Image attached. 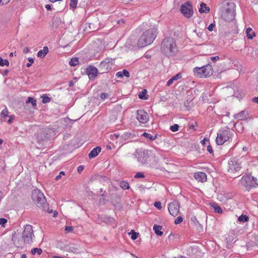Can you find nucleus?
Masks as SVG:
<instances>
[{"mask_svg": "<svg viewBox=\"0 0 258 258\" xmlns=\"http://www.w3.org/2000/svg\"><path fill=\"white\" fill-rule=\"evenodd\" d=\"M100 98L102 100H104L108 97V94L106 93H102L100 96Z\"/></svg>", "mask_w": 258, "mask_h": 258, "instance_id": "nucleus-44", "label": "nucleus"}, {"mask_svg": "<svg viewBox=\"0 0 258 258\" xmlns=\"http://www.w3.org/2000/svg\"><path fill=\"white\" fill-rule=\"evenodd\" d=\"M9 111L7 107H5L4 109H3L1 113V115L4 118L7 117Z\"/></svg>", "mask_w": 258, "mask_h": 258, "instance_id": "nucleus-31", "label": "nucleus"}, {"mask_svg": "<svg viewBox=\"0 0 258 258\" xmlns=\"http://www.w3.org/2000/svg\"><path fill=\"white\" fill-rule=\"evenodd\" d=\"M10 0H0V3H2L3 5L8 4Z\"/></svg>", "mask_w": 258, "mask_h": 258, "instance_id": "nucleus-53", "label": "nucleus"}, {"mask_svg": "<svg viewBox=\"0 0 258 258\" xmlns=\"http://www.w3.org/2000/svg\"><path fill=\"white\" fill-rule=\"evenodd\" d=\"M246 37L248 39H252L255 36V32L251 28H247L245 30Z\"/></svg>", "mask_w": 258, "mask_h": 258, "instance_id": "nucleus-21", "label": "nucleus"}, {"mask_svg": "<svg viewBox=\"0 0 258 258\" xmlns=\"http://www.w3.org/2000/svg\"><path fill=\"white\" fill-rule=\"evenodd\" d=\"M142 136L146 138L149 139L151 141H154L157 138V135H155L154 136H152L151 134L148 133H144L142 134Z\"/></svg>", "mask_w": 258, "mask_h": 258, "instance_id": "nucleus-24", "label": "nucleus"}, {"mask_svg": "<svg viewBox=\"0 0 258 258\" xmlns=\"http://www.w3.org/2000/svg\"><path fill=\"white\" fill-rule=\"evenodd\" d=\"M116 76L117 77V78H121L123 77V74H122V72L121 71H120V72H117V73L116 74Z\"/></svg>", "mask_w": 258, "mask_h": 258, "instance_id": "nucleus-50", "label": "nucleus"}, {"mask_svg": "<svg viewBox=\"0 0 258 258\" xmlns=\"http://www.w3.org/2000/svg\"><path fill=\"white\" fill-rule=\"evenodd\" d=\"M145 57L146 58H147V59H148V58H150V55H148V54H146V55H145Z\"/></svg>", "mask_w": 258, "mask_h": 258, "instance_id": "nucleus-63", "label": "nucleus"}, {"mask_svg": "<svg viewBox=\"0 0 258 258\" xmlns=\"http://www.w3.org/2000/svg\"><path fill=\"white\" fill-rule=\"evenodd\" d=\"M233 134L227 127L220 128L217 133L216 142L218 145H222L229 141Z\"/></svg>", "mask_w": 258, "mask_h": 258, "instance_id": "nucleus-4", "label": "nucleus"}, {"mask_svg": "<svg viewBox=\"0 0 258 258\" xmlns=\"http://www.w3.org/2000/svg\"><path fill=\"white\" fill-rule=\"evenodd\" d=\"M62 0H49L50 2L52 3H54L58 1H61Z\"/></svg>", "mask_w": 258, "mask_h": 258, "instance_id": "nucleus-61", "label": "nucleus"}, {"mask_svg": "<svg viewBox=\"0 0 258 258\" xmlns=\"http://www.w3.org/2000/svg\"><path fill=\"white\" fill-rule=\"evenodd\" d=\"M42 102L43 103H46L49 102L50 101V98L48 96H42Z\"/></svg>", "mask_w": 258, "mask_h": 258, "instance_id": "nucleus-37", "label": "nucleus"}, {"mask_svg": "<svg viewBox=\"0 0 258 258\" xmlns=\"http://www.w3.org/2000/svg\"><path fill=\"white\" fill-rule=\"evenodd\" d=\"M136 118L142 123H145L149 120L148 113L143 110H138L137 112Z\"/></svg>", "mask_w": 258, "mask_h": 258, "instance_id": "nucleus-13", "label": "nucleus"}, {"mask_svg": "<svg viewBox=\"0 0 258 258\" xmlns=\"http://www.w3.org/2000/svg\"><path fill=\"white\" fill-rule=\"evenodd\" d=\"M28 61L29 62L27 63L26 67H30L32 64L34 62L33 59L31 57L28 58Z\"/></svg>", "mask_w": 258, "mask_h": 258, "instance_id": "nucleus-43", "label": "nucleus"}, {"mask_svg": "<svg viewBox=\"0 0 258 258\" xmlns=\"http://www.w3.org/2000/svg\"><path fill=\"white\" fill-rule=\"evenodd\" d=\"M170 214L173 216H176L179 213L180 204L177 201L170 203L168 206Z\"/></svg>", "mask_w": 258, "mask_h": 258, "instance_id": "nucleus-11", "label": "nucleus"}, {"mask_svg": "<svg viewBox=\"0 0 258 258\" xmlns=\"http://www.w3.org/2000/svg\"><path fill=\"white\" fill-rule=\"evenodd\" d=\"M252 101L255 103H258V96L253 98Z\"/></svg>", "mask_w": 258, "mask_h": 258, "instance_id": "nucleus-58", "label": "nucleus"}, {"mask_svg": "<svg viewBox=\"0 0 258 258\" xmlns=\"http://www.w3.org/2000/svg\"><path fill=\"white\" fill-rule=\"evenodd\" d=\"M154 206L159 210L162 209L161 203L160 202H155L154 203Z\"/></svg>", "mask_w": 258, "mask_h": 258, "instance_id": "nucleus-40", "label": "nucleus"}, {"mask_svg": "<svg viewBox=\"0 0 258 258\" xmlns=\"http://www.w3.org/2000/svg\"><path fill=\"white\" fill-rule=\"evenodd\" d=\"M174 80L172 79V78H171V79H170L168 81H167V85L168 86H170L173 82Z\"/></svg>", "mask_w": 258, "mask_h": 258, "instance_id": "nucleus-52", "label": "nucleus"}, {"mask_svg": "<svg viewBox=\"0 0 258 258\" xmlns=\"http://www.w3.org/2000/svg\"><path fill=\"white\" fill-rule=\"evenodd\" d=\"M182 221H183V218L179 216V217H177L176 219L175 220L174 223L175 224H178L181 223Z\"/></svg>", "mask_w": 258, "mask_h": 258, "instance_id": "nucleus-38", "label": "nucleus"}, {"mask_svg": "<svg viewBox=\"0 0 258 258\" xmlns=\"http://www.w3.org/2000/svg\"><path fill=\"white\" fill-rule=\"evenodd\" d=\"M241 168V163L239 162L236 158H231L228 163V172L232 176L235 174L239 173V170Z\"/></svg>", "mask_w": 258, "mask_h": 258, "instance_id": "nucleus-7", "label": "nucleus"}, {"mask_svg": "<svg viewBox=\"0 0 258 258\" xmlns=\"http://www.w3.org/2000/svg\"><path fill=\"white\" fill-rule=\"evenodd\" d=\"M53 258H62V257L61 256H54Z\"/></svg>", "mask_w": 258, "mask_h": 258, "instance_id": "nucleus-64", "label": "nucleus"}, {"mask_svg": "<svg viewBox=\"0 0 258 258\" xmlns=\"http://www.w3.org/2000/svg\"><path fill=\"white\" fill-rule=\"evenodd\" d=\"M32 199L36 206L41 207L45 204L46 200L43 193L38 189L32 191Z\"/></svg>", "mask_w": 258, "mask_h": 258, "instance_id": "nucleus-8", "label": "nucleus"}, {"mask_svg": "<svg viewBox=\"0 0 258 258\" xmlns=\"http://www.w3.org/2000/svg\"><path fill=\"white\" fill-rule=\"evenodd\" d=\"M195 178L199 182H204L207 181V175L204 172H196L194 174Z\"/></svg>", "mask_w": 258, "mask_h": 258, "instance_id": "nucleus-16", "label": "nucleus"}, {"mask_svg": "<svg viewBox=\"0 0 258 258\" xmlns=\"http://www.w3.org/2000/svg\"><path fill=\"white\" fill-rule=\"evenodd\" d=\"M179 127V125L177 124H174V125L170 126V129L172 132H175L178 131Z\"/></svg>", "mask_w": 258, "mask_h": 258, "instance_id": "nucleus-36", "label": "nucleus"}, {"mask_svg": "<svg viewBox=\"0 0 258 258\" xmlns=\"http://www.w3.org/2000/svg\"><path fill=\"white\" fill-rule=\"evenodd\" d=\"M42 252V250L41 248H34L31 250V253L33 254H35L37 253L39 255L41 254Z\"/></svg>", "mask_w": 258, "mask_h": 258, "instance_id": "nucleus-32", "label": "nucleus"}, {"mask_svg": "<svg viewBox=\"0 0 258 258\" xmlns=\"http://www.w3.org/2000/svg\"><path fill=\"white\" fill-rule=\"evenodd\" d=\"M120 187L123 189H128L130 188L129 184L125 181H122L119 183Z\"/></svg>", "mask_w": 258, "mask_h": 258, "instance_id": "nucleus-28", "label": "nucleus"}, {"mask_svg": "<svg viewBox=\"0 0 258 258\" xmlns=\"http://www.w3.org/2000/svg\"><path fill=\"white\" fill-rule=\"evenodd\" d=\"M79 62L78 59L77 57L72 58L69 61V64L71 66L75 67L78 64Z\"/></svg>", "mask_w": 258, "mask_h": 258, "instance_id": "nucleus-30", "label": "nucleus"}, {"mask_svg": "<svg viewBox=\"0 0 258 258\" xmlns=\"http://www.w3.org/2000/svg\"><path fill=\"white\" fill-rule=\"evenodd\" d=\"M77 0H70V6L72 8H76L77 5Z\"/></svg>", "mask_w": 258, "mask_h": 258, "instance_id": "nucleus-35", "label": "nucleus"}, {"mask_svg": "<svg viewBox=\"0 0 258 258\" xmlns=\"http://www.w3.org/2000/svg\"><path fill=\"white\" fill-rule=\"evenodd\" d=\"M210 206L213 208L215 212L219 214H222L223 213L222 209L217 204L214 203H210Z\"/></svg>", "mask_w": 258, "mask_h": 258, "instance_id": "nucleus-23", "label": "nucleus"}, {"mask_svg": "<svg viewBox=\"0 0 258 258\" xmlns=\"http://www.w3.org/2000/svg\"><path fill=\"white\" fill-rule=\"evenodd\" d=\"M5 65L8 66L9 65V62L7 59L4 60L1 57H0V66L2 67Z\"/></svg>", "mask_w": 258, "mask_h": 258, "instance_id": "nucleus-33", "label": "nucleus"}, {"mask_svg": "<svg viewBox=\"0 0 258 258\" xmlns=\"http://www.w3.org/2000/svg\"><path fill=\"white\" fill-rule=\"evenodd\" d=\"M256 178L250 175L243 176L239 182V184L245 187L247 190L251 187H255L258 184Z\"/></svg>", "mask_w": 258, "mask_h": 258, "instance_id": "nucleus-6", "label": "nucleus"}, {"mask_svg": "<svg viewBox=\"0 0 258 258\" xmlns=\"http://www.w3.org/2000/svg\"><path fill=\"white\" fill-rule=\"evenodd\" d=\"M112 66V63L111 61L108 59H105L100 63L99 67L101 68L104 72H108L111 69Z\"/></svg>", "mask_w": 258, "mask_h": 258, "instance_id": "nucleus-14", "label": "nucleus"}, {"mask_svg": "<svg viewBox=\"0 0 258 258\" xmlns=\"http://www.w3.org/2000/svg\"><path fill=\"white\" fill-rule=\"evenodd\" d=\"M22 235L25 240L27 243L31 244L34 238L33 227L30 225H27L25 226Z\"/></svg>", "mask_w": 258, "mask_h": 258, "instance_id": "nucleus-9", "label": "nucleus"}, {"mask_svg": "<svg viewBox=\"0 0 258 258\" xmlns=\"http://www.w3.org/2000/svg\"><path fill=\"white\" fill-rule=\"evenodd\" d=\"M132 137V133H128V132L124 133L123 134H122L121 135V136L120 137V138L123 140H124V141L128 140L129 139H130Z\"/></svg>", "mask_w": 258, "mask_h": 258, "instance_id": "nucleus-26", "label": "nucleus"}, {"mask_svg": "<svg viewBox=\"0 0 258 258\" xmlns=\"http://www.w3.org/2000/svg\"><path fill=\"white\" fill-rule=\"evenodd\" d=\"M147 90L146 89H144V90L142 91V92L141 93L139 94V97L142 99H147L148 95L147 94Z\"/></svg>", "mask_w": 258, "mask_h": 258, "instance_id": "nucleus-27", "label": "nucleus"}, {"mask_svg": "<svg viewBox=\"0 0 258 258\" xmlns=\"http://www.w3.org/2000/svg\"><path fill=\"white\" fill-rule=\"evenodd\" d=\"M87 74L90 79H94L97 76L98 70L93 66H89L87 69Z\"/></svg>", "mask_w": 258, "mask_h": 258, "instance_id": "nucleus-15", "label": "nucleus"}, {"mask_svg": "<svg viewBox=\"0 0 258 258\" xmlns=\"http://www.w3.org/2000/svg\"><path fill=\"white\" fill-rule=\"evenodd\" d=\"M131 238L133 240H136L139 236V234L135 232V231L133 230H132L131 231Z\"/></svg>", "mask_w": 258, "mask_h": 258, "instance_id": "nucleus-34", "label": "nucleus"}, {"mask_svg": "<svg viewBox=\"0 0 258 258\" xmlns=\"http://www.w3.org/2000/svg\"><path fill=\"white\" fill-rule=\"evenodd\" d=\"M13 119H14V118L13 117V116H10L9 117V119L8 120V122L9 123H11L13 122Z\"/></svg>", "mask_w": 258, "mask_h": 258, "instance_id": "nucleus-57", "label": "nucleus"}, {"mask_svg": "<svg viewBox=\"0 0 258 258\" xmlns=\"http://www.w3.org/2000/svg\"><path fill=\"white\" fill-rule=\"evenodd\" d=\"M249 117V113L246 110H243L241 112H239L238 113L236 114L235 117L236 118L244 120L246 119H247Z\"/></svg>", "mask_w": 258, "mask_h": 258, "instance_id": "nucleus-17", "label": "nucleus"}, {"mask_svg": "<svg viewBox=\"0 0 258 258\" xmlns=\"http://www.w3.org/2000/svg\"><path fill=\"white\" fill-rule=\"evenodd\" d=\"M48 52V48L47 46H44L43 49L40 50L37 53V56L40 58H43Z\"/></svg>", "mask_w": 258, "mask_h": 258, "instance_id": "nucleus-19", "label": "nucleus"}, {"mask_svg": "<svg viewBox=\"0 0 258 258\" xmlns=\"http://www.w3.org/2000/svg\"><path fill=\"white\" fill-rule=\"evenodd\" d=\"M144 177V175L143 173L141 172H138L135 175V178H143Z\"/></svg>", "mask_w": 258, "mask_h": 258, "instance_id": "nucleus-46", "label": "nucleus"}, {"mask_svg": "<svg viewBox=\"0 0 258 258\" xmlns=\"http://www.w3.org/2000/svg\"><path fill=\"white\" fill-rule=\"evenodd\" d=\"M112 137H115L116 139H118L120 137V136L119 134H114L112 135Z\"/></svg>", "mask_w": 258, "mask_h": 258, "instance_id": "nucleus-59", "label": "nucleus"}, {"mask_svg": "<svg viewBox=\"0 0 258 258\" xmlns=\"http://www.w3.org/2000/svg\"><path fill=\"white\" fill-rule=\"evenodd\" d=\"M122 74H123V76H125L127 78H129L130 77V74L129 73L128 71H127L126 70H122Z\"/></svg>", "mask_w": 258, "mask_h": 258, "instance_id": "nucleus-39", "label": "nucleus"}, {"mask_svg": "<svg viewBox=\"0 0 258 258\" xmlns=\"http://www.w3.org/2000/svg\"><path fill=\"white\" fill-rule=\"evenodd\" d=\"M83 169H84V167L83 166H79L78 167V171L79 172H81V171H83Z\"/></svg>", "mask_w": 258, "mask_h": 258, "instance_id": "nucleus-56", "label": "nucleus"}, {"mask_svg": "<svg viewBox=\"0 0 258 258\" xmlns=\"http://www.w3.org/2000/svg\"><path fill=\"white\" fill-rule=\"evenodd\" d=\"M61 175H64V171H61L59 172V174L57 175L55 177V179L56 180H58L61 178Z\"/></svg>", "mask_w": 258, "mask_h": 258, "instance_id": "nucleus-48", "label": "nucleus"}, {"mask_svg": "<svg viewBox=\"0 0 258 258\" xmlns=\"http://www.w3.org/2000/svg\"><path fill=\"white\" fill-rule=\"evenodd\" d=\"M235 5L233 2H228L222 7L221 18L226 22H232L235 19Z\"/></svg>", "mask_w": 258, "mask_h": 258, "instance_id": "nucleus-3", "label": "nucleus"}, {"mask_svg": "<svg viewBox=\"0 0 258 258\" xmlns=\"http://www.w3.org/2000/svg\"><path fill=\"white\" fill-rule=\"evenodd\" d=\"M29 52V48L28 47H25L23 49V52L24 53H27Z\"/></svg>", "mask_w": 258, "mask_h": 258, "instance_id": "nucleus-54", "label": "nucleus"}, {"mask_svg": "<svg viewBox=\"0 0 258 258\" xmlns=\"http://www.w3.org/2000/svg\"><path fill=\"white\" fill-rule=\"evenodd\" d=\"M180 11L182 15L187 18H190L194 14L192 6L188 2L181 5Z\"/></svg>", "mask_w": 258, "mask_h": 258, "instance_id": "nucleus-10", "label": "nucleus"}, {"mask_svg": "<svg viewBox=\"0 0 258 258\" xmlns=\"http://www.w3.org/2000/svg\"><path fill=\"white\" fill-rule=\"evenodd\" d=\"M21 258H27V256L25 254H23L21 256Z\"/></svg>", "mask_w": 258, "mask_h": 258, "instance_id": "nucleus-62", "label": "nucleus"}, {"mask_svg": "<svg viewBox=\"0 0 258 258\" xmlns=\"http://www.w3.org/2000/svg\"><path fill=\"white\" fill-rule=\"evenodd\" d=\"M209 142V139H208V138H205L201 142V144L202 145H205V144H206V142Z\"/></svg>", "mask_w": 258, "mask_h": 258, "instance_id": "nucleus-51", "label": "nucleus"}, {"mask_svg": "<svg viewBox=\"0 0 258 258\" xmlns=\"http://www.w3.org/2000/svg\"><path fill=\"white\" fill-rule=\"evenodd\" d=\"M31 103L33 107H35L37 105L36 100L32 97H29L26 101V104Z\"/></svg>", "mask_w": 258, "mask_h": 258, "instance_id": "nucleus-25", "label": "nucleus"}, {"mask_svg": "<svg viewBox=\"0 0 258 258\" xmlns=\"http://www.w3.org/2000/svg\"><path fill=\"white\" fill-rule=\"evenodd\" d=\"M199 11L200 13H208L210 11V9L207 6L205 3H202L200 5V8Z\"/></svg>", "mask_w": 258, "mask_h": 258, "instance_id": "nucleus-20", "label": "nucleus"}, {"mask_svg": "<svg viewBox=\"0 0 258 258\" xmlns=\"http://www.w3.org/2000/svg\"><path fill=\"white\" fill-rule=\"evenodd\" d=\"M13 241L14 244L18 248H23L25 245L29 244L27 243L23 236H21L18 234H15L13 236Z\"/></svg>", "mask_w": 258, "mask_h": 258, "instance_id": "nucleus-12", "label": "nucleus"}, {"mask_svg": "<svg viewBox=\"0 0 258 258\" xmlns=\"http://www.w3.org/2000/svg\"><path fill=\"white\" fill-rule=\"evenodd\" d=\"M101 148L99 146H97L96 148L93 149L88 155L89 157L90 158L96 157L101 152Z\"/></svg>", "mask_w": 258, "mask_h": 258, "instance_id": "nucleus-18", "label": "nucleus"}, {"mask_svg": "<svg viewBox=\"0 0 258 258\" xmlns=\"http://www.w3.org/2000/svg\"><path fill=\"white\" fill-rule=\"evenodd\" d=\"M161 50L166 55H173L177 51L175 40L171 37L164 39L161 44Z\"/></svg>", "mask_w": 258, "mask_h": 258, "instance_id": "nucleus-2", "label": "nucleus"}, {"mask_svg": "<svg viewBox=\"0 0 258 258\" xmlns=\"http://www.w3.org/2000/svg\"><path fill=\"white\" fill-rule=\"evenodd\" d=\"M207 150L210 154H212L213 153L212 147L210 145H209L207 146Z\"/></svg>", "mask_w": 258, "mask_h": 258, "instance_id": "nucleus-49", "label": "nucleus"}, {"mask_svg": "<svg viewBox=\"0 0 258 258\" xmlns=\"http://www.w3.org/2000/svg\"><path fill=\"white\" fill-rule=\"evenodd\" d=\"M153 230L155 233L158 236H162L163 234V232L162 231V226L155 224L153 226Z\"/></svg>", "mask_w": 258, "mask_h": 258, "instance_id": "nucleus-22", "label": "nucleus"}, {"mask_svg": "<svg viewBox=\"0 0 258 258\" xmlns=\"http://www.w3.org/2000/svg\"><path fill=\"white\" fill-rule=\"evenodd\" d=\"M157 29L154 26H150L139 39L138 46L143 47L151 44L156 37Z\"/></svg>", "mask_w": 258, "mask_h": 258, "instance_id": "nucleus-1", "label": "nucleus"}, {"mask_svg": "<svg viewBox=\"0 0 258 258\" xmlns=\"http://www.w3.org/2000/svg\"><path fill=\"white\" fill-rule=\"evenodd\" d=\"M215 27V23H211L208 27V29L209 31H212L214 30V28Z\"/></svg>", "mask_w": 258, "mask_h": 258, "instance_id": "nucleus-41", "label": "nucleus"}, {"mask_svg": "<svg viewBox=\"0 0 258 258\" xmlns=\"http://www.w3.org/2000/svg\"><path fill=\"white\" fill-rule=\"evenodd\" d=\"M7 222V220L5 218H0V225H5Z\"/></svg>", "mask_w": 258, "mask_h": 258, "instance_id": "nucleus-47", "label": "nucleus"}, {"mask_svg": "<svg viewBox=\"0 0 258 258\" xmlns=\"http://www.w3.org/2000/svg\"><path fill=\"white\" fill-rule=\"evenodd\" d=\"M195 76L199 78H207L211 76L213 73L212 66L207 64L200 68H195L193 70Z\"/></svg>", "mask_w": 258, "mask_h": 258, "instance_id": "nucleus-5", "label": "nucleus"}, {"mask_svg": "<svg viewBox=\"0 0 258 258\" xmlns=\"http://www.w3.org/2000/svg\"><path fill=\"white\" fill-rule=\"evenodd\" d=\"M45 8L47 10H51V6L50 5H46L45 6Z\"/></svg>", "mask_w": 258, "mask_h": 258, "instance_id": "nucleus-60", "label": "nucleus"}, {"mask_svg": "<svg viewBox=\"0 0 258 258\" xmlns=\"http://www.w3.org/2000/svg\"><path fill=\"white\" fill-rule=\"evenodd\" d=\"M238 220L239 222H245L248 221L249 218L247 215L242 214L238 217Z\"/></svg>", "mask_w": 258, "mask_h": 258, "instance_id": "nucleus-29", "label": "nucleus"}, {"mask_svg": "<svg viewBox=\"0 0 258 258\" xmlns=\"http://www.w3.org/2000/svg\"><path fill=\"white\" fill-rule=\"evenodd\" d=\"M181 74L178 73L176 75L172 77V78L174 81H175V80H177L178 79L181 78Z\"/></svg>", "mask_w": 258, "mask_h": 258, "instance_id": "nucleus-42", "label": "nucleus"}, {"mask_svg": "<svg viewBox=\"0 0 258 258\" xmlns=\"http://www.w3.org/2000/svg\"><path fill=\"white\" fill-rule=\"evenodd\" d=\"M73 228L72 226H66L65 227V231L66 232H72Z\"/></svg>", "mask_w": 258, "mask_h": 258, "instance_id": "nucleus-45", "label": "nucleus"}, {"mask_svg": "<svg viewBox=\"0 0 258 258\" xmlns=\"http://www.w3.org/2000/svg\"><path fill=\"white\" fill-rule=\"evenodd\" d=\"M219 59V57L218 56H213V57H211V59L213 61H217V60H218Z\"/></svg>", "mask_w": 258, "mask_h": 258, "instance_id": "nucleus-55", "label": "nucleus"}]
</instances>
